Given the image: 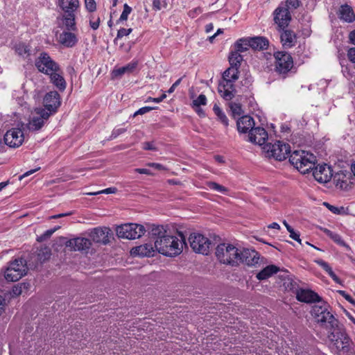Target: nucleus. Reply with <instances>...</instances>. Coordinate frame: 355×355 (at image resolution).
I'll list each match as a JSON object with an SVG mask.
<instances>
[{"label": "nucleus", "mask_w": 355, "mask_h": 355, "mask_svg": "<svg viewBox=\"0 0 355 355\" xmlns=\"http://www.w3.org/2000/svg\"><path fill=\"white\" fill-rule=\"evenodd\" d=\"M150 235L154 240L155 248L157 252L167 257L179 255L186 245L183 233L179 232L177 235L170 234L162 225H153Z\"/></svg>", "instance_id": "1"}, {"label": "nucleus", "mask_w": 355, "mask_h": 355, "mask_svg": "<svg viewBox=\"0 0 355 355\" xmlns=\"http://www.w3.org/2000/svg\"><path fill=\"white\" fill-rule=\"evenodd\" d=\"M328 330V339L331 347L338 354H348L352 349L354 343L345 330L336 323L335 327Z\"/></svg>", "instance_id": "2"}, {"label": "nucleus", "mask_w": 355, "mask_h": 355, "mask_svg": "<svg viewBox=\"0 0 355 355\" xmlns=\"http://www.w3.org/2000/svg\"><path fill=\"white\" fill-rule=\"evenodd\" d=\"M289 162L298 171L306 174L313 168L317 159L313 153L299 150L291 154Z\"/></svg>", "instance_id": "3"}, {"label": "nucleus", "mask_w": 355, "mask_h": 355, "mask_svg": "<svg viewBox=\"0 0 355 355\" xmlns=\"http://www.w3.org/2000/svg\"><path fill=\"white\" fill-rule=\"evenodd\" d=\"M239 251L234 245L223 243L217 245L215 254L220 263L237 266L241 263Z\"/></svg>", "instance_id": "4"}, {"label": "nucleus", "mask_w": 355, "mask_h": 355, "mask_svg": "<svg viewBox=\"0 0 355 355\" xmlns=\"http://www.w3.org/2000/svg\"><path fill=\"white\" fill-rule=\"evenodd\" d=\"M311 313L315 322L326 329H331L338 323L335 317L328 311V305L326 303L315 304L312 306Z\"/></svg>", "instance_id": "5"}, {"label": "nucleus", "mask_w": 355, "mask_h": 355, "mask_svg": "<svg viewBox=\"0 0 355 355\" xmlns=\"http://www.w3.org/2000/svg\"><path fill=\"white\" fill-rule=\"evenodd\" d=\"M263 150L266 157H272L278 161L284 160L291 153L289 144L280 141L274 144H267L264 146Z\"/></svg>", "instance_id": "6"}, {"label": "nucleus", "mask_w": 355, "mask_h": 355, "mask_svg": "<svg viewBox=\"0 0 355 355\" xmlns=\"http://www.w3.org/2000/svg\"><path fill=\"white\" fill-rule=\"evenodd\" d=\"M274 58L275 72L284 78L293 67L292 56L287 52L277 51L274 53Z\"/></svg>", "instance_id": "7"}, {"label": "nucleus", "mask_w": 355, "mask_h": 355, "mask_svg": "<svg viewBox=\"0 0 355 355\" xmlns=\"http://www.w3.org/2000/svg\"><path fill=\"white\" fill-rule=\"evenodd\" d=\"M118 237L126 239L140 238L146 232L144 225L137 223H126L118 226L116 229Z\"/></svg>", "instance_id": "8"}, {"label": "nucleus", "mask_w": 355, "mask_h": 355, "mask_svg": "<svg viewBox=\"0 0 355 355\" xmlns=\"http://www.w3.org/2000/svg\"><path fill=\"white\" fill-rule=\"evenodd\" d=\"M238 79V75L234 78L230 74L228 76H226L225 71L223 72L222 79L220 80L218 87V92L223 98L226 101H230L235 96L236 90L234 83Z\"/></svg>", "instance_id": "9"}, {"label": "nucleus", "mask_w": 355, "mask_h": 355, "mask_svg": "<svg viewBox=\"0 0 355 355\" xmlns=\"http://www.w3.org/2000/svg\"><path fill=\"white\" fill-rule=\"evenodd\" d=\"M27 271L26 261L17 259L11 262L5 271V278L8 282H17L26 275Z\"/></svg>", "instance_id": "10"}, {"label": "nucleus", "mask_w": 355, "mask_h": 355, "mask_svg": "<svg viewBox=\"0 0 355 355\" xmlns=\"http://www.w3.org/2000/svg\"><path fill=\"white\" fill-rule=\"evenodd\" d=\"M189 241L191 248L197 253L202 254H208L211 241L202 234L198 233H193L189 237Z\"/></svg>", "instance_id": "11"}, {"label": "nucleus", "mask_w": 355, "mask_h": 355, "mask_svg": "<svg viewBox=\"0 0 355 355\" xmlns=\"http://www.w3.org/2000/svg\"><path fill=\"white\" fill-rule=\"evenodd\" d=\"M35 66L40 72L46 75L60 70L58 64L51 59L48 53L44 52L40 53L36 59Z\"/></svg>", "instance_id": "12"}, {"label": "nucleus", "mask_w": 355, "mask_h": 355, "mask_svg": "<svg viewBox=\"0 0 355 355\" xmlns=\"http://www.w3.org/2000/svg\"><path fill=\"white\" fill-rule=\"evenodd\" d=\"M51 116L45 109L37 108L35 110V115L28 123V128L30 130L35 131L40 130Z\"/></svg>", "instance_id": "13"}, {"label": "nucleus", "mask_w": 355, "mask_h": 355, "mask_svg": "<svg viewBox=\"0 0 355 355\" xmlns=\"http://www.w3.org/2000/svg\"><path fill=\"white\" fill-rule=\"evenodd\" d=\"M332 178L336 187L343 190L349 189L355 180L352 173L347 171H340Z\"/></svg>", "instance_id": "14"}, {"label": "nucleus", "mask_w": 355, "mask_h": 355, "mask_svg": "<svg viewBox=\"0 0 355 355\" xmlns=\"http://www.w3.org/2000/svg\"><path fill=\"white\" fill-rule=\"evenodd\" d=\"M274 21L279 28H286L291 20L288 8L280 3L273 12Z\"/></svg>", "instance_id": "15"}, {"label": "nucleus", "mask_w": 355, "mask_h": 355, "mask_svg": "<svg viewBox=\"0 0 355 355\" xmlns=\"http://www.w3.org/2000/svg\"><path fill=\"white\" fill-rule=\"evenodd\" d=\"M43 104L44 109L51 112V115L55 114L61 104L60 94L56 91L48 92L44 97Z\"/></svg>", "instance_id": "16"}, {"label": "nucleus", "mask_w": 355, "mask_h": 355, "mask_svg": "<svg viewBox=\"0 0 355 355\" xmlns=\"http://www.w3.org/2000/svg\"><path fill=\"white\" fill-rule=\"evenodd\" d=\"M24 140L22 130L19 128H12L7 131L4 135V141L6 145L11 148L20 146Z\"/></svg>", "instance_id": "17"}, {"label": "nucleus", "mask_w": 355, "mask_h": 355, "mask_svg": "<svg viewBox=\"0 0 355 355\" xmlns=\"http://www.w3.org/2000/svg\"><path fill=\"white\" fill-rule=\"evenodd\" d=\"M313 175L315 180L320 183H327L333 177L332 169L330 166L324 164L313 167Z\"/></svg>", "instance_id": "18"}, {"label": "nucleus", "mask_w": 355, "mask_h": 355, "mask_svg": "<svg viewBox=\"0 0 355 355\" xmlns=\"http://www.w3.org/2000/svg\"><path fill=\"white\" fill-rule=\"evenodd\" d=\"M242 60L243 57L241 55V53L236 51V50L232 51L229 55L230 67L225 71V76H228L230 74L232 77L236 78V75H239V69L241 66Z\"/></svg>", "instance_id": "19"}, {"label": "nucleus", "mask_w": 355, "mask_h": 355, "mask_svg": "<svg viewBox=\"0 0 355 355\" xmlns=\"http://www.w3.org/2000/svg\"><path fill=\"white\" fill-rule=\"evenodd\" d=\"M112 236V230L105 227L94 228L90 234V236L94 242L103 245L110 243Z\"/></svg>", "instance_id": "20"}, {"label": "nucleus", "mask_w": 355, "mask_h": 355, "mask_svg": "<svg viewBox=\"0 0 355 355\" xmlns=\"http://www.w3.org/2000/svg\"><path fill=\"white\" fill-rule=\"evenodd\" d=\"M280 40L284 48L290 49L297 42V36L295 32L286 28H279Z\"/></svg>", "instance_id": "21"}, {"label": "nucleus", "mask_w": 355, "mask_h": 355, "mask_svg": "<svg viewBox=\"0 0 355 355\" xmlns=\"http://www.w3.org/2000/svg\"><path fill=\"white\" fill-rule=\"evenodd\" d=\"M92 245L89 239L83 237H77L67 241L66 246L74 251L87 250Z\"/></svg>", "instance_id": "22"}, {"label": "nucleus", "mask_w": 355, "mask_h": 355, "mask_svg": "<svg viewBox=\"0 0 355 355\" xmlns=\"http://www.w3.org/2000/svg\"><path fill=\"white\" fill-rule=\"evenodd\" d=\"M239 254L241 263H243L248 266H252L257 264L259 260V253L252 249L240 250Z\"/></svg>", "instance_id": "23"}, {"label": "nucleus", "mask_w": 355, "mask_h": 355, "mask_svg": "<svg viewBox=\"0 0 355 355\" xmlns=\"http://www.w3.org/2000/svg\"><path fill=\"white\" fill-rule=\"evenodd\" d=\"M296 298L298 301L305 303L320 302V297L315 292L309 289H298L296 291Z\"/></svg>", "instance_id": "24"}, {"label": "nucleus", "mask_w": 355, "mask_h": 355, "mask_svg": "<svg viewBox=\"0 0 355 355\" xmlns=\"http://www.w3.org/2000/svg\"><path fill=\"white\" fill-rule=\"evenodd\" d=\"M268 139V132L261 127L254 128L250 131L248 135V141L258 144L263 145Z\"/></svg>", "instance_id": "25"}, {"label": "nucleus", "mask_w": 355, "mask_h": 355, "mask_svg": "<svg viewBox=\"0 0 355 355\" xmlns=\"http://www.w3.org/2000/svg\"><path fill=\"white\" fill-rule=\"evenodd\" d=\"M75 19L74 13H64L62 16L58 17L57 21L60 28H64L69 31H75L76 30Z\"/></svg>", "instance_id": "26"}, {"label": "nucleus", "mask_w": 355, "mask_h": 355, "mask_svg": "<svg viewBox=\"0 0 355 355\" xmlns=\"http://www.w3.org/2000/svg\"><path fill=\"white\" fill-rule=\"evenodd\" d=\"M58 41L65 47H73L78 42V38L75 33L67 31H63L58 35Z\"/></svg>", "instance_id": "27"}, {"label": "nucleus", "mask_w": 355, "mask_h": 355, "mask_svg": "<svg viewBox=\"0 0 355 355\" xmlns=\"http://www.w3.org/2000/svg\"><path fill=\"white\" fill-rule=\"evenodd\" d=\"M236 125L239 132L246 133L248 131L250 132L254 128V121L252 117L245 115L238 119Z\"/></svg>", "instance_id": "28"}, {"label": "nucleus", "mask_w": 355, "mask_h": 355, "mask_svg": "<svg viewBox=\"0 0 355 355\" xmlns=\"http://www.w3.org/2000/svg\"><path fill=\"white\" fill-rule=\"evenodd\" d=\"M154 248L155 246L153 247L152 244L145 243L132 248L131 253L135 256L150 257L153 255L155 252Z\"/></svg>", "instance_id": "29"}, {"label": "nucleus", "mask_w": 355, "mask_h": 355, "mask_svg": "<svg viewBox=\"0 0 355 355\" xmlns=\"http://www.w3.org/2000/svg\"><path fill=\"white\" fill-rule=\"evenodd\" d=\"M138 65V62L133 60L126 64L125 66L119 67L117 69H114L112 75L114 78L121 77L122 75L125 73H130L134 71V70L137 68Z\"/></svg>", "instance_id": "30"}, {"label": "nucleus", "mask_w": 355, "mask_h": 355, "mask_svg": "<svg viewBox=\"0 0 355 355\" xmlns=\"http://www.w3.org/2000/svg\"><path fill=\"white\" fill-rule=\"evenodd\" d=\"M62 71L60 69L58 71H53L50 73L51 82L60 91H64L66 88L67 84L64 78L62 76Z\"/></svg>", "instance_id": "31"}, {"label": "nucleus", "mask_w": 355, "mask_h": 355, "mask_svg": "<svg viewBox=\"0 0 355 355\" xmlns=\"http://www.w3.org/2000/svg\"><path fill=\"white\" fill-rule=\"evenodd\" d=\"M58 6L64 13H74L79 7L78 0H59Z\"/></svg>", "instance_id": "32"}, {"label": "nucleus", "mask_w": 355, "mask_h": 355, "mask_svg": "<svg viewBox=\"0 0 355 355\" xmlns=\"http://www.w3.org/2000/svg\"><path fill=\"white\" fill-rule=\"evenodd\" d=\"M251 48L254 50L266 49L269 45L268 40L263 37H250Z\"/></svg>", "instance_id": "33"}, {"label": "nucleus", "mask_w": 355, "mask_h": 355, "mask_svg": "<svg viewBox=\"0 0 355 355\" xmlns=\"http://www.w3.org/2000/svg\"><path fill=\"white\" fill-rule=\"evenodd\" d=\"M279 271V268L275 265H270L265 267L257 274L256 277L259 280H265Z\"/></svg>", "instance_id": "34"}, {"label": "nucleus", "mask_w": 355, "mask_h": 355, "mask_svg": "<svg viewBox=\"0 0 355 355\" xmlns=\"http://www.w3.org/2000/svg\"><path fill=\"white\" fill-rule=\"evenodd\" d=\"M339 12L340 19L345 21L352 22L355 19V15L352 8L347 4L340 6Z\"/></svg>", "instance_id": "35"}, {"label": "nucleus", "mask_w": 355, "mask_h": 355, "mask_svg": "<svg viewBox=\"0 0 355 355\" xmlns=\"http://www.w3.org/2000/svg\"><path fill=\"white\" fill-rule=\"evenodd\" d=\"M15 51L19 56L28 58L31 55V49L28 44L20 42L15 44Z\"/></svg>", "instance_id": "36"}, {"label": "nucleus", "mask_w": 355, "mask_h": 355, "mask_svg": "<svg viewBox=\"0 0 355 355\" xmlns=\"http://www.w3.org/2000/svg\"><path fill=\"white\" fill-rule=\"evenodd\" d=\"M234 50L239 53L247 51L249 48H251L250 37H243L239 39L234 43Z\"/></svg>", "instance_id": "37"}, {"label": "nucleus", "mask_w": 355, "mask_h": 355, "mask_svg": "<svg viewBox=\"0 0 355 355\" xmlns=\"http://www.w3.org/2000/svg\"><path fill=\"white\" fill-rule=\"evenodd\" d=\"M315 263L321 266L327 273L328 275L332 278V279L337 283L340 282V279L335 274V272L333 271L331 266L329 265L328 263L326 261L322 260V259H318L315 260Z\"/></svg>", "instance_id": "38"}, {"label": "nucleus", "mask_w": 355, "mask_h": 355, "mask_svg": "<svg viewBox=\"0 0 355 355\" xmlns=\"http://www.w3.org/2000/svg\"><path fill=\"white\" fill-rule=\"evenodd\" d=\"M213 110L215 113V114L217 116L218 119L225 125L227 126L228 123V119L227 118L225 113L222 111V110L219 107V106L217 104H215L213 107Z\"/></svg>", "instance_id": "39"}, {"label": "nucleus", "mask_w": 355, "mask_h": 355, "mask_svg": "<svg viewBox=\"0 0 355 355\" xmlns=\"http://www.w3.org/2000/svg\"><path fill=\"white\" fill-rule=\"evenodd\" d=\"M206 185L209 189L216 191L222 194H226L228 191V189L226 187L215 182H207Z\"/></svg>", "instance_id": "40"}, {"label": "nucleus", "mask_w": 355, "mask_h": 355, "mask_svg": "<svg viewBox=\"0 0 355 355\" xmlns=\"http://www.w3.org/2000/svg\"><path fill=\"white\" fill-rule=\"evenodd\" d=\"M89 26L93 30H96L98 28L100 25V17L98 16H96L95 15H90L89 17Z\"/></svg>", "instance_id": "41"}, {"label": "nucleus", "mask_w": 355, "mask_h": 355, "mask_svg": "<svg viewBox=\"0 0 355 355\" xmlns=\"http://www.w3.org/2000/svg\"><path fill=\"white\" fill-rule=\"evenodd\" d=\"M132 12V8L130 7L127 3H125L123 6V10L117 20V23H119L123 21H126L128 19V15Z\"/></svg>", "instance_id": "42"}, {"label": "nucleus", "mask_w": 355, "mask_h": 355, "mask_svg": "<svg viewBox=\"0 0 355 355\" xmlns=\"http://www.w3.org/2000/svg\"><path fill=\"white\" fill-rule=\"evenodd\" d=\"M207 104V97L204 94H200L196 99L192 102V107H200Z\"/></svg>", "instance_id": "43"}, {"label": "nucleus", "mask_w": 355, "mask_h": 355, "mask_svg": "<svg viewBox=\"0 0 355 355\" xmlns=\"http://www.w3.org/2000/svg\"><path fill=\"white\" fill-rule=\"evenodd\" d=\"M51 256L50 250L47 248H44L40 250L38 253V259L40 261H44L46 259H48Z\"/></svg>", "instance_id": "44"}, {"label": "nucleus", "mask_w": 355, "mask_h": 355, "mask_svg": "<svg viewBox=\"0 0 355 355\" xmlns=\"http://www.w3.org/2000/svg\"><path fill=\"white\" fill-rule=\"evenodd\" d=\"M282 4H283L284 6L288 8V9L290 8H297L301 5L300 0H286L285 2H282Z\"/></svg>", "instance_id": "45"}, {"label": "nucleus", "mask_w": 355, "mask_h": 355, "mask_svg": "<svg viewBox=\"0 0 355 355\" xmlns=\"http://www.w3.org/2000/svg\"><path fill=\"white\" fill-rule=\"evenodd\" d=\"M116 191H117L116 188L110 187V188H107L105 189L101 190V191H98L96 192L87 193L86 194L88 196H96V195L101 194V193L110 194V193H115L116 192Z\"/></svg>", "instance_id": "46"}, {"label": "nucleus", "mask_w": 355, "mask_h": 355, "mask_svg": "<svg viewBox=\"0 0 355 355\" xmlns=\"http://www.w3.org/2000/svg\"><path fill=\"white\" fill-rule=\"evenodd\" d=\"M60 228V227H55L53 229L48 230H46L42 235H41L38 239V241H43L49 237L57 230Z\"/></svg>", "instance_id": "47"}, {"label": "nucleus", "mask_w": 355, "mask_h": 355, "mask_svg": "<svg viewBox=\"0 0 355 355\" xmlns=\"http://www.w3.org/2000/svg\"><path fill=\"white\" fill-rule=\"evenodd\" d=\"M132 31V28H120L117 32L116 37L115 38V40L119 38H121L124 36H127L130 35Z\"/></svg>", "instance_id": "48"}, {"label": "nucleus", "mask_w": 355, "mask_h": 355, "mask_svg": "<svg viewBox=\"0 0 355 355\" xmlns=\"http://www.w3.org/2000/svg\"><path fill=\"white\" fill-rule=\"evenodd\" d=\"M85 5L89 12H94L96 9V4L94 0H85Z\"/></svg>", "instance_id": "49"}, {"label": "nucleus", "mask_w": 355, "mask_h": 355, "mask_svg": "<svg viewBox=\"0 0 355 355\" xmlns=\"http://www.w3.org/2000/svg\"><path fill=\"white\" fill-rule=\"evenodd\" d=\"M325 232L335 242H336L338 243H340L342 242L341 236L339 234H338L336 233H334L330 230H326Z\"/></svg>", "instance_id": "50"}, {"label": "nucleus", "mask_w": 355, "mask_h": 355, "mask_svg": "<svg viewBox=\"0 0 355 355\" xmlns=\"http://www.w3.org/2000/svg\"><path fill=\"white\" fill-rule=\"evenodd\" d=\"M23 293L22 287L20 286L19 284L13 286L10 295L12 297H17Z\"/></svg>", "instance_id": "51"}, {"label": "nucleus", "mask_w": 355, "mask_h": 355, "mask_svg": "<svg viewBox=\"0 0 355 355\" xmlns=\"http://www.w3.org/2000/svg\"><path fill=\"white\" fill-rule=\"evenodd\" d=\"M166 6V3L162 0H153V8L155 10H160L163 6Z\"/></svg>", "instance_id": "52"}, {"label": "nucleus", "mask_w": 355, "mask_h": 355, "mask_svg": "<svg viewBox=\"0 0 355 355\" xmlns=\"http://www.w3.org/2000/svg\"><path fill=\"white\" fill-rule=\"evenodd\" d=\"M154 109H155V107H149V106L143 107L139 109L137 112H135L134 114V116L144 114Z\"/></svg>", "instance_id": "53"}, {"label": "nucleus", "mask_w": 355, "mask_h": 355, "mask_svg": "<svg viewBox=\"0 0 355 355\" xmlns=\"http://www.w3.org/2000/svg\"><path fill=\"white\" fill-rule=\"evenodd\" d=\"M230 108L234 114L240 115L241 112V106L238 103H232Z\"/></svg>", "instance_id": "54"}, {"label": "nucleus", "mask_w": 355, "mask_h": 355, "mask_svg": "<svg viewBox=\"0 0 355 355\" xmlns=\"http://www.w3.org/2000/svg\"><path fill=\"white\" fill-rule=\"evenodd\" d=\"M339 293L349 303L355 306V300L345 291H339Z\"/></svg>", "instance_id": "55"}, {"label": "nucleus", "mask_w": 355, "mask_h": 355, "mask_svg": "<svg viewBox=\"0 0 355 355\" xmlns=\"http://www.w3.org/2000/svg\"><path fill=\"white\" fill-rule=\"evenodd\" d=\"M166 98V94H163L159 98H152V97H148L147 98V100L146 101V102H154V103H160L162 102L164 98Z\"/></svg>", "instance_id": "56"}, {"label": "nucleus", "mask_w": 355, "mask_h": 355, "mask_svg": "<svg viewBox=\"0 0 355 355\" xmlns=\"http://www.w3.org/2000/svg\"><path fill=\"white\" fill-rule=\"evenodd\" d=\"M347 57L352 62L355 63V47L350 48L348 50Z\"/></svg>", "instance_id": "57"}, {"label": "nucleus", "mask_w": 355, "mask_h": 355, "mask_svg": "<svg viewBox=\"0 0 355 355\" xmlns=\"http://www.w3.org/2000/svg\"><path fill=\"white\" fill-rule=\"evenodd\" d=\"M125 132V128H118V129H115L113 130L112 133V135H111V138L112 139H115L119 135Z\"/></svg>", "instance_id": "58"}, {"label": "nucleus", "mask_w": 355, "mask_h": 355, "mask_svg": "<svg viewBox=\"0 0 355 355\" xmlns=\"http://www.w3.org/2000/svg\"><path fill=\"white\" fill-rule=\"evenodd\" d=\"M290 233V237L292 238L293 239H294L295 241L299 242L300 243H301V239L300 238V233L299 232H295L294 230H293L291 232H289Z\"/></svg>", "instance_id": "59"}, {"label": "nucleus", "mask_w": 355, "mask_h": 355, "mask_svg": "<svg viewBox=\"0 0 355 355\" xmlns=\"http://www.w3.org/2000/svg\"><path fill=\"white\" fill-rule=\"evenodd\" d=\"M182 78H180L179 79H178L173 85L172 86L168 89V93L169 94H171L173 93L175 88L180 85V83H181L182 81Z\"/></svg>", "instance_id": "60"}, {"label": "nucleus", "mask_w": 355, "mask_h": 355, "mask_svg": "<svg viewBox=\"0 0 355 355\" xmlns=\"http://www.w3.org/2000/svg\"><path fill=\"white\" fill-rule=\"evenodd\" d=\"M143 148L144 150H156L155 146L153 145L151 142H144L143 144Z\"/></svg>", "instance_id": "61"}, {"label": "nucleus", "mask_w": 355, "mask_h": 355, "mask_svg": "<svg viewBox=\"0 0 355 355\" xmlns=\"http://www.w3.org/2000/svg\"><path fill=\"white\" fill-rule=\"evenodd\" d=\"M147 166L155 168L157 170H164L165 168L163 165L159 164V163H154V162H149L146 164Z\"/></svg>", "instance_id": "62"}, {"label": "nucleus", "mask_w": 355, "mask_h": 355, "mask_svg": "<svg viewBox=\"0 0 355 355\" xmlns=\"http://www.w3.org/2000/svg\"><path fill=\"white\" fill-rule=\"evenodd\" d=\"M135 171L140 174L153 175L151 171L147 168H135Z\"/></svg>", "instance_id": "63"}, {"label": "nucleus", "mask_w": 355, "mask_h": 355, "mask_svg": "<svg viewBox=\"0 0 355 355\" xmlns=\"http://www.w3.org/2000/svg\"><path fill=\"white\" fill-rule=\"evenodd\" d=\"M349 39L352 44L355 45V30L351 31L349 34Z\"/></svg>", "instance_id": "64"}]
</instances>
